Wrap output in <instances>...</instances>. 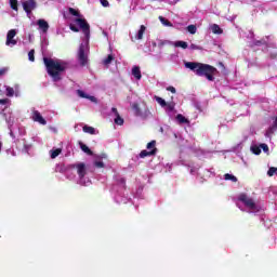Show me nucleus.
Segmentation results:
<instances>
[{"label":"nucleus","instance_id":"nucleus-1","mask_svg":"<svg viewBox=\"0 0 277 277\" xmlns=\"http://www.w3.org/2000/svg\"><path fill=\"white\" fill-rule=\"evenodd\" d=\"M185 67L189 68L197 75V77H206L208 81H215L214 75L217 72V68L205 64V63H197V62H187L185 63Z\"/></svg>","mask_w":277,"mask_h":277},{"label":"nucleus","instance_id":"nucleus-2","mask_svg":"<svg viewBox=\"0 0 277 277\" xmlns=\"http://www.w3.org/2000/svg\"><path fill=\"white\" fill-rule=\"evenodd\" d=\"M43 64L48 75L52 77L53 81H62V76L60 75L66 70V65L64 63H60L53 58L43 57Z\"/></svg>","mask_w":277,"mask_h":277},{"label":"nucleus","instance_id":"nucleus-3","mask_svg":"<svg viewBox=\"0 0 277 277\" xmlns=\"http://www.w3.org/2000/svg\"><path fill=\"white\" fill-rule=\"evenodd\" d=\"M68 12L69 14H71V16H77L75 23H77V25L80 27L87 40H90V24L88 23V21H85V18H81L82 15L79 10L69 8Z\"/></svg>","mask_w":277,"mask_h":277},{"label":"nucleus","instance_id":"nucleus-4","mask_svg":"<svg viewBox=\"0 0 277 277\" xmlns=\"http://www.w3.org/2000/svg\"><path fill=\"white\" fill-rule=\"evenodd\" d=\"M238 200L242 202L247 209H250V211H256V202H254V199L248 197V195L240 194Z\"/></svg>","mask_w":277,"mask_h":277},{"label":"nucleus","instance_id":"nucleus-5","mask_svg":"<svg viewBox=\"0 0 277 277\" xmlns=\"http://www.w3.org/2000/svg\"><path fill=\"white\" fill-rule=\"evenodd\" d=\"M132 110L135 116L138 118H143V120H146V118H149L150 116V110L146 108L144 111H142V108H140V104L134 103L132 104Z\"/></svg>","mask_w":277,"mask_h":277},{"label":"nucleus","instance_id":"nucleus-6","mask_svg":"<svg viewBox=\"0 0 277 277\" xmlns=\"http://www.w3.org/2000/svg\"><path fill=\"white\" fill-rule=\"evenodd\" d=\"M22 6L24 12H26V14L29 15L31 14V12H34V10L38 8V2H36V0H26L22 2Z\"/></svg>","mask_w":277,"mask_h":277},{"label":"nucleus","instance_id":"nucleus-7","mask_svg":"<svg viewBox=\"0 0 277 277\" xmlns=\"http://www.w3.org/2000/svg\"><path fill=\"white\" fill-rule=\"evenodd\" d=\"M78 62L80 66L88 65V54H85V47L81 44L78 50Z\"/></svg>","mask_w":277,"mask_h":277},{"label":"nucleus","instance_id":"nucleus-8","mask_svg":"<svg viewBox=\"0 0 277 277\" xmlns=\"http://www.w3.org/2000/svg\"><path fill=\"white\" fill-rule=\"evenodd\" d=\"M16 36V29H11L8 31L6 35V47H15V44H17L16 39H14Z\"/></svg>","mask_w":277,"mask_h":277},{"label":"nucleus","instance_id":"nucleus-9","mask_svg":"<svg viewBox=\"0 0 277 277\" xmlns=\"http://www.w3.org/2000/svg\"><path fill=\"white\" fill-rule=\"evenodd\" d=\"M74 168H76L79 179H85V174H88L85 163L79 162L77 164H74Z\"/></svg>","mask_w":277,"mask_h":277},{"label":"nucleus","instance_id":"nucleus-10","mask_svg":"<svg viewBox=\"0 0 277 277\" xmlns=\"http://www.w3.org/2000/svg\"><path fill=\"white\" fill-rule=\"evenodd\" d=\"M32 120L35 122H39V124H43V126L47 124V120L44 119V117H42V115L38 110H35L32 113Z\"/></svg>","mask_w":277,"mask_h":277},{"label":"nucleus","instance_id":"nucleus-11","mask_svg":"<svg viewBox=\"0 0 277 277\" xmlns=\"http://www.w3.org/2000/svg\"><path fill=\"white\" fill-rule=\"evenodd\" d=\"M157 155V148H154L151 150H146V149H143L141 153H140V157L141 159H145V157H153Z\"/></svg>","mask_w":277,"mask_h":277},{"label":"nucleus","instance_id":"nucleus-12","mask_svg":"<svg viewBox=\"0 0 277 277\" xmlns=\"http://www.w3.org/2000/svg\"><path fill=\"white\" fill-rule=\"evenodd\" d=\"M276 129H277V117H275L273 124L266 130L265 136L272 137V134L276 132Z\"/></svg>","mask_w":277,"mask_h":277},{"label":"nucleus","instance_id":"nucleus-13","mask_svg":"<svg viewBox=\"0 0 277 277\" xmlns=\"http://www.w3.org/2000/svg\"><path fill=\"white\" fill-rule=\"evenodd\" d=\"M37 25L39 26V29L43 31V34H47L49 31V23L44 19H39L37 22Z\"/></svg>","mask_w":277,"mask_h":277},{"label":"nucleus","instance_id":"nucleus-14","mask_svg":"<svg viewBox=\"0 0 277 277\" xmlns=\"http://www.w3.org/2000/svg\"><path fill=\"white\" fill-rule=\"evenodd\" d=\"M132 75L135 79H137L140 81V79H142V70H140L138 66H134L132 68Z\"/></svg>","mask_w":277,"mask_h":277},{"label":"nucleus","instance_id":"nucleus-15","mask_svg":"<svg viewBox=\"0 0 277 277\" xmlns=\"http://www.w3.org/2000/svg\"><path fill=\"white\" fill-rule=\"evenodd\" d=\"M83 133H89V135H95L96 134V129L90 126H84L82 128Z\"/></svg>","mask_w":277,"mask_h":277},{"label":"nucleus","instance_id":"nucleus-16","mask_svg":"<svg viewBox=\"0 0 277 277\" xmlns=\"http://www.w3.org/2000/svg\"><path fill=\"white\" fill-rule=\"evenodd\" d=\"M144 34H146V26L141 25L140 30L136 35V40H142V38H144Z\"/></svg>","mask_w":277,"mask_h":277},{"label":"nucleus","instance_id":"nucleus-17","mask_svg":"<svg viewBox=\"0 0 277 277\" xmlns=\"http://www.w3.org/2000/svg\"><path fill=\"white\" fill-rule=\"evenodd\" d=\"M80 148L83 153H85L89 156L94 155V151H92V149H90V147H88V145L80 143Z\"/></svg>","mask_w":277,"mask_h":277},{"label":"nucleus","instance_id":"nucleus-18","mask_svg":"<svg viewBox=\"0 0 277 277\" xmlns=\"http://www.w3.org/2000/svg\"><path fill=\"white\" fill-rule=\"evenodd\" d=\"M176 120L180 122V124H188L189 120L185 118V116L179 114L176 116Z\"/></svg>","mask_w":277,"mask_h":277},{"label":"nucleus","instance_id":"nucleus-19","mask_svg":"<svg viewBox=\"0 0 277 277\" xmlns=\"http://www.w3.org/2000/svg\"><path fill=\"white\" fill-rule=\"evenodd\" d=\"M62 155V148H56L54 150H51V159H55Z\"/></svg>","mask_w":277,"mask_h":277},{"label":"nucleus","instance_id":"nucleus-20","mask_svg":"<svg viewBox=\"0 0 277 277\" xmlns=\"http://www.w3.org/2000/svg\"><path fill=\"white\" fill-rule=\"evenodd\" d=\"M212 34H217V35H220V34H224V30H222L221 28H220V25H217V24H214V25H212Z\"/></svg>","mask_w":277,"mask_h":277},{"label":"nucleus","instance_id":"nucleus-21","mask_svg":"<svg viewBox=\"0 0 277 277\" xmlns=\"http://www.w3.org/2000/svg\"><path fill=\"white\" fill-rule=\"evenodd\" d=\"M225 181H232V183H237V176L230 174V173H226L224 175Z\"/></svg>","mask_w":277,"mask_h":277},{"label":"nucleus","instance_id":"nucleus-22","mask_svg":"<svg viewBox=\"0 0 277 277\" xmlns=\"http://www.w3.org/2000/svg\"><path fill=\"white\" fill-rule=\"evenodd\" d=\"M159 21L160 23H162V25H164L166 27H172L173 25L171 24L170 21H168V18L163 17V16H159Z\"/></svg>","mask_w":277,"mask_h":277},{"label":"nucleus","instance_id":"nucleus-23","mask_svg":"<svg viewBox=\"0 0 277 277\" xmlns=\"http://www.w3.org/2000/svg\"><path fill=\"white\" fill-rule=\"evenodd\" d=\"M11 10L18 12V0H10Z\"/></svg>","mask_w":277,"mask_h":277},{"label":"nucleus","instance_id":"nucleus-24","mask_svg":"<svg viewBox=\"0 0 277 277\" xmlns=\"http://www.w3.org/2000/svg\"><path fill=\"white\" fill-rule=\"evenodd\" d=\"M114 55L113 54H109L104 61H103V64L104 66H109V64H111V62H114Z\"/></svg>","mask_w":277,"mask_h":277},{"label":"nucleus","instance_id":"nucleus-25","mask_svg":"<svg viewBox=\"0 0 277 277\" xmlns=\"http://www.w3.org/2000/svg\"><path fill=\"white\" fill-rule=\"evenodd\" d=\"M155 100L157 102L158 105L166 107L168 105V103L166 102V100H163L162 97L159 96H155Z\"/></svg>","mask_w":277,"mask_h":277},{"label":"nucleus","instance_id":"nucleus-26","mask_svg":"<svg viewBox=\"0 0 277 277\" xmlns=\"http://www.w3.org/2000/svg\"><path fill=\"white\" fill-rule=\"evenodd\" d=\"M186 29H187V32L192 34V35H194V34H196V31H198V28L196 27V25H193V24L188 25Z\"/></svg>","mask_w":277,"mask_h":277},{"label":"nucleus","instance_id":"nucleus-27","mask_svg":"<svg viewBox=\"0 0 277 277\" xmlns=\"http://www.w3.org/2000/svg\"><path fill=\"white\" fill-rule=\"evenodd\" d=\"M115 124L122 127V124H124V119H122V117H120V115H116Z\"/></svg>","mask_w":277,"mask_h":277},{"label":"nucleus","instance_id":"nucleus-28","mask_svg":"<svg viewBox=\"0 0 277 277\" xmlns=\"http://www.w3.org/2000/svg\"><path fill=\"white\" fill-rule=\"evenodd\" d=\"M36 50H30L29 52H28V60H29V62H36Z\"/></svg>","mask_w":277,"mask_h":277},{"label":"nucleus","instance_id":"nucleus-29","mask_svg":"<svg viewBox=\"0 0 277 277\" xmlns=\"http://www.w3.org/2000/svg\"><path fill=\"white\" fill-rule=\"evenodd\" d=\"M155 146H157V141H150V142L147 144V149H148V150H155V148H157V147H155Z\"/></svg>","mask_w":277,"mask_h":277},{"label":"nucleus","instance_id":"nucleus-30","mask_svg":"<svg viewBox=\"0 0 277 277\" xmlns=\"http://www.w3.org/2000/svg\"><path fill=\"white\" fill-rule=\"evenodd\" d=\"M175 47H180L181 49H187V42L185 41H176Z\"/></svg>","mask_w":277,"mask_h":277},{"label":"nucleus","instance_id":"nucleus-31","mask_svg":"<svg viewBox=\"0 0 277 277\" xmlns=\"http://www.w3.org/2000/svg\"><path fill=\"white\" fill-rule=\"evenodd\" d=\"M251 151L253 153V155H261V147L252 146Z\"/></svg>","mask_w":277,"mask_h":277},{"label":"nucleus","instance_id":"nucleus-32","mask_svg":"<svg viewBox=\"0 0 277 277\" xmlns=\"http://www.w3.org/2000/svg\"><path fill=\"white\" fill-rule=\"evenodd\" d=\"M6 96L9 97L14 96V88H11V87L6 88Z\"/></svg>","mask_w":277,"mask_h":277},{"label":"nucleus","instance_id":"nucleus-33","mask_svg":"<svg viewBox=\"0 0 277 277\" xmlns=\"http://www.w3.org/2000/svg\"><path fill=\"white\" fill-rule=\"evenodd\" d=\"M275 172H277V168L276 167H271L267 171V175L273 176Z\"/></svg>","mask_w":277,"mask_h":277},{"label":"nucleus","instance_id":"nucleus-34","mask_svg":"<svg viewBox=\"0 0 277 277\" xmlns=\"http://www.w3.org/2000/svg\"><path fill=\"white\" fill-rule=\"evenodd\" d=\"M190 49H192V51H202V48L200 45L195 44V43L190 44Z\"/></svg>","mask_w":277,"mask_h":277},{"label":"nucleus","instance_id":"nucleus-35","mask_svg":"<svg viewBox=\"0 0 277 277\" xmlns=\"http://www.w3.org/2000/svg\"><path fill=\"white\" fill-rule=\"evenodd\" d=\"M77 94L80 96V98H88V94H85V92L82 90H77Z\"/></svg>","mask_w":277,"mask_h":277},{"label":"nucleus","instance_id":"nucleus-36","mask_svg":"<svg viewBox=\"0 0 277 277\" xmlns=\"http://www.w3.org/2000/svg\"><path fill=\"white\" fill-rule=\"evenodd\" d=\"M95 168H105V163L103 161H94Z\"/></svg>","mask_w":277,"mask_h":277},{"label":"nucleus","instance_id":"nucleus-37","mask_svg":"<svg viewBox=\"0 0 277 277\" xmlns=\"http://www.w3.org/2000/svg\"><path fill=\"white\" fill-rule=\"evenodd\" d=\"M69 29L71 31H75V34H79V28L77 26L72 25V24L69 25Z\"/></svg>","mask_w":277,"mask_h":277},{"label":"nucleus","instance_id":"nucleus-38","mask_svg":"<svg viewBox=\"0 0 277 277\" xmlns=\"http://www.w3.org/2000/svg\"><path fill=\"white\" fill-rule=\"evenodd\" d=\"M260 148H262V150H264V153H268L269 151V146H267V144H261Z\"/></svg>","mask_w":277,"mask_h":277},{"label":"nucleus","instance_id":"nucleus-39","mask_svg":"<svg viewBox=\"0 0 277 277\" xmlns=\"http://www.w3.org/2000/svg\"><path fill=\"white\" fill-rule=\"evenodd\" d=\"M168 111H174V104L173 103H169L166 105Z\"/></svg>","mask_w":277,"mask_h":277},{"label":"nucleus","instance_id":"nucleus-40","mask_svg":"<svg viewBox=\"0 0 277 277\" xmlns=\"http://www.w3.org/2000/svg\"><path fill=\"white\" fill-rule=\"evenodd\" d=\"M100 2L103 5V8H109V1H107V0H100Z\"/></svg>","mask_w":277,"mask_h":277},{"label":"nucleus","instance_id":"nucleus-41","mask_svg":"<svg viewBox=\"0 0 277 277\" xmlns=\"http://www.w3.org/2000/svg\"><path fill=\"white\" fill-rule=\"evenodd\" d=\"M167 91L171 92L172 94H176V88H174V87H168Z\"/></svg>","mask_w":277,"mask_h":277},{"label":"nucleus","instance_id":"nucleus-42","mask_svg":"<svg viewBox=\"0 0 277 277\" xmlns=\"http://www.w3.org/2000/svg\"><path fill=\"white\" fill-rule=\"evenodd\" d=\"M89 101H92L93 103H96V97L88 95L87 97Z\"/></svg>","mask_w":277,"mask_h":277},{"label":"nucleus","instance_id":"nucleus-43","mask_svg":"<svg viewBox=\"0 0 277 277\" xmlns=\"http://www.w3.org/2000/svg\"><path fill=\"white\" fill-rule=\"evenodd\" d=\"M0 105H8V98L0 100Z\"/></svg>","mask_w":277,"mask_h":277},{"label":"nucleus","instance_id":"nucleus-44","mask_svg":"<svg viewBox=\"0 0 277 277\" xmlns=\"http://www.w3.org/2000/svg\"><path fill=\"white\" fill-rule=\"evenodd\" d=\"M111 111H113V114H115L116 116L119 115V114H118V108L113 107V108H111Z\"/></svg>","mask_w":277,"mask_h":277},{"label":"nucleus","instance_id":"nucleus-45","mask_svg":"<svg viewBox=\"0 0 277 277\" xmlns=\"http://www.w3.org/2000/svg\"><path fill=\"white\" fill-rule=\"evenodd\" d=\"M2 75H5V69H0V77H1Z\"/></svg>","mask_w":277,"mask_h":277},{"label":"nucleus","instance_id":"nucleus-46","mask_svg":"<svg viewBox=\"0 0 277 277\" xmlns=\"http://www.w3.org/2000/svg\"><path fill=\"white\" fill-rule=\"evenodd\" d=\"M120 183H122V185H124V183H127V180L121 179V180H120Z\"/></svg>","mask_w":277,"mask_h":277},{"label":"nucleus","instance_id":"nucleus-47","mask_svg":"<svg viewBox=\"0 0 277 277\" xmlns=\"http://www.w3.org/2000/svg\"><path fill=\"white\" fill-rule=\"evenodd\" d=\"M1 148H3V143L0 141V153H1Z\"/></svg>","mask_w":277,"mask_h":277},{"label":"nucleus","instance_id":"nucleus-48","mask_svg":"<svg viewBox=\"0 0 277 277\" xmlns=\"http://www.w3.org/2000/svg\"><path fill=\"white\" fill-rule=\"evenodd\" d=\"M105 157V155L102 156V158Z\"/></svg>","mask_w":277,"mask_h":277}]
</instances>
